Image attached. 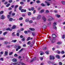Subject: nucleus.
Masks as SVG:
<instances>
[{
  "label": "nucleus",
  "mask_w": 65,
  "mask_h": 65,
  "mask_svg": "<svg viewBox=\"0 0 65 65\" xmlns=\"http://www.w3.org/2000/svg\"><path fill=\"white\" fill-rule=\"evenodd\" d=\"M36 3H40V1L39 0H37L36 1Z\"/></svg>",
  "instance_id": "28"
},
{
  "label": "nucleus",
  "mask_w": 65,
  "mask_h": 65,
  "mask_svg": "<svg viewBox=\"0 0 65 65\" xmlns=\"http://www.w3.org/2000/svg\"><path fill=\"white\" fill-rule=\"evenodd\" d=\"M24 33H25V34H28V31H24Z\"/></svg>",
  "instance_id": "36"
},
{
  "label": "nucleus",
  "mask_w": 65,
  "mask_h": 65,
  "mask_svg": "<svg viewBox=\"0 0 65 65\" xmlns=\"http://www.w3.org/2000/svg\"><path fill=\"white\" fill-rule=\"evenodd\" d=\"M32 59H33V60H34V61H35V60L36 59V57H35L34 58Z\"/></svg>",
  "instance_id": "40"
},
{
  "label": "nucleus",
  "mask_w": 65,
  "mask_h": 65,
  "mask_svg": "<svg viewBox=\"0 0 65 65\" xmlns=\"http://www.w3.org/2000/svg\"><path fill=\"white\" fill-rule=\"evenodd\" d=\"M30 39V37H29L27 38V40L28 41V40H29Z\"/></svg>",
  "instance_id": "42"
},
{
  "label": "nucleus",
  "mask_w": 65,
  "mask_h": 65,
  "mask_svg": "<svg viewBox=\"0 0 65 65\" xmlns=\"http://www.w3.org/2000/svg\"><path fill=\"white\" fill-rule=\"evenodd\" d=\"M53 56H52V55H50V60H52V59H53Z\"/></svg>",
  "instance_id": "13"
},
{
  "label": "nucleus",
  "mask_w": 65,
  "mask_h": 65,
  "mask_svg": "<svg viewBox=\"0 0 65 65\" xmlns=\"http://www.w3.org/2000/svg\"><path fill=\"white\" fill-rule=\"evenodd\" d=\"M12 61H13V62H16L17 61V60L16 59L14 58L12 60Z\"/></svg>",
  "instance_id": "7"
},
{
  "label": "nucleus",
  "mask_w": 65,
  "mask_h": 65,
  "mask_svg": "<svg viewBox=\"0 0 65 65\" xmlns=\"http://www.w3.org/2000/svg\"><path fill=\"white\" fill-rule=\"evenodd\" d=\"M21 64L22 65H26V64H25L23 62H22L21 63Z\"/></svg>",
  "instance_id": "63"
},
{
  "label": "nucleus",
  "mask_w": 65,
  "mask_h": 65,
  "mask_svg": "<svg viewBox=\"0 0 65 65\" xmlns=\"http://www.w3.org/2000/svg\"><path fill=\"white\" fill-rule=\"evenodd\" d=\"M10 17V15H8L7 16V18L8 19H9Z\"/></svg>",
  "instance_id": "53"
},
{
  "label": "nucleus",
  "mask_w": 65,
  "mask_h": 65,
  "mask_svg": "<svg viewBox=\"0 0 65 65\" xmlns=\"http://www.w3.org/2000/svg\"><path fill=\"white\" fill-rule=\"evenodd\" d=\"M25 38H23L22 39V41H25Z\"/></svg>",
  "instance_id": "37"
},
{
  "label": "nucleus",
  "mask_w": 65,
  "mask_h": 65,
  "mask_svg": "<svg viewBox=\"0 0 65 65\" xmlns=\"http://www.w3.org/2000/svg\"><path fill=\"white\" fill-rule=\"evenodd\" d=\"M42 19L44 22H45V21H46V18L44 16H43L42 17Z\"/></svg>",
  "instance_id": "3"
},
{
  "label": "nucleus",
  "mask_w": 65,
  "mask_h": 65,
  "mask_svg": "<svg viewBox=\"0 0 65 65\" xmlns=\"http://www.w3.org/2000/svg\"><path fill=\"white\" fill-rule=\"evenodd\" d=\"M45 3H47V5L48 6H49V5H50V4H49V2L46 1H45Z\"/></svg>",
  "instance_id": "12"
},
{
  "label": "nucleus",
  "mask_w": 65,
  "mask_h": 65,
  "mask_svg": "<svg viewBox=\"0 0 65 65\" xmlns=\"http://www.w3.org/2000/svg\"><path fill=\"white\" fill-rule=\"evenodd\" d=\"M1 19L2 20H4L5 19V16H4L3 15H2L1 16Z\"/></svg>",
  "instance_id": "5"
},
{
  "label": "nucleus",
  "mask_w": 65,
  "mask_h": 65,
  "mask_svg": "<svg viewBox=\"0 0 65 65\" xmlns=\"http://www.w3.org/2000/svg\"><path fill=\"white\" fill-rule=\"evenodd\" d=\"M14 57H17L18 56V54H15L14 55Z\"/></svg>",
  "instance_id": "54"
},
{
  "label": "nucleus",
  "mask_w": 65,
  "mask_h": 65,
  "mask_svg": "<svg viewBox=\"0 0 65 65\" xmlns=\"http://www.w3.org/2000/svg\"><path fill=\"white\" fill-rule=\"evenodd\" d=\"M48 25L49 26H51V22H49L48 24Z\"/></svg>",
  "instance_id": "21"
},
{
  "label": "nucleus",
  "mask_w": 65,
  "mask_h": 65,
  "mask_svg": "<svg viewBox=\"0 0 65 65\" xmlns=\"http://www.w3.org/2000/svg\"><path fill=\"white\" fill-rule=\"evenodd\" d=\"M59 65H62V63L61 62H59Z\"/></svg>",
  "instance_id": "51"
},
{
  "label": "nucleus",
  "mask_w": 65,
  "mask_h": 65,
  "mask_svg": "<svg viewBox=\"0 0 65 65\" xmlns=\"http://www.w3.org/2000/svg\"><path fill=\"white\" fill-rule=\"evenodd\" d=\"M16 28V26H15V25H14L13 26V27H12V29H14L15 28Z\"/></svg>",
  "instance_id": "22"
},
{
  "label": "nucleus",
  "mask_w": 65,
  "mask_h": 65,
  "mask_svg": "<svg viewBox=\"0 0 65 65\" xmlns=\"http://www.w3.org/2000/svg\"><path fill=\"white\" fill-rule=\"evenodd\" d=\"M46 27V25H44L42 27V28H45Z\"/></svg>",
  "instance_id": "18"
},
{
  "label": "nucleus",
  "mask_w": 65,
  "mask_h": 65,
  "mask_svg": "<svg viewBox=\"0 0 65 65\" xmlns=\"http://www.w3.org/2000/svg\"><path fill=\"white\" fill-rule=\"evenodd\" d=\"M7 55H8V52L7 51H5V54L4 55V56H6Z\"/></svg>",
  "instance_id": "8"
},
{
  "label": "nucleus",
  "mask_w": 65,
  "mask_h": 65,
  "mask_svg": "<svg viewBox=\"0 0 65 65\" xmlns=\"http://www.w3.org/2000/svg\"><path fill=\"white\" fill-rule=\"evenodd\" d=\"M8 43V42L7 41H5L4 42V44H5L6 45V44H7Z\"/></svg>",
  "instance_id": "20"
},
{
  "label": "nucleus",
  "mask_w": 65,
  "mask_h": 65,
  "mask_svg": "<svg viewBox=\"0 0 65 65\" xmlns=\"http://www.w3.org/2000/svg\"><path fill=\"white\" fill-rule=\"evenodd\" d=\"M54 20V18H52L51 17H50L47 19L48 21H51L52 20Z\"/></svg>",
  "instance_id": "1"
},
{
  "label": "nucleus",
  "mask_w": 65,
  "mask_h": 65,
  "mask_svg": "<svg viewBox=\"0 0 65 65\" xmlns=\"http://www.w3.org/2000/svg\"><path fill=\"white\" fill-rule=\"evenodd\" d=\"M19 9L20 10L21 9H22V6H20V7H19Z\"/></svg>",
  "instance_id": "31"
},
{
  "label": "nucleus",
  "mask_w": 65,
  "mask_h": 65,
  "mask_svg": "<svg viewBox=\"0 0 65 65\" xmlns=\"http://www.w3.org/2000/svg\"><path fill=\"white\" fill-rule=\"evenodd\" d=\"M23 17H20L19 18V20L22 21V20H23Z\"/></svg>",
  "instance_id": "25"
},
{
  "label": "nucleus",
  "mask_w": 65,
  "mask_h": 65,
  "mask_svg": "<svg viewBox=\"0 0 65 65\" xmlns=\"http://www.w3.org/2000/svg\"><path fill=\"white\" fill-rule=\"evenodd\" d=\"M56 58H57V59H60V57L59 55H56Z\"/></svg>",
  "instance_id": "9"
},
{
  "label": "nucleus",
  "mask_w": 65,
  "mask_h": 65,
  "mask_svg": "<svg viewBox=\"0 0 65 65\" xmlns=\"http://www.w3.org/2000/svg\"><path fill=\"white\" fill-rule=\"evenodd\" d=\"M14 33H15V32H13L12 34V36H13V37H14V36H15V35H16L15 34H14Z\"/></svg>",
  "instance_id": "11"
},
{
  "label": "nucleus",
  "mask_w": 65,
  "mask_h": 65,
  "mask_svg": "<svg viewBox=\"0 0 65 65\" xmlns=\"http://www.w3.org/2000/svg\"><path fill=\"white\" fill-rule=\"evenodd\" d=\"M4 12V11H1V12H0V14H3V13Z\"/></svg>",
  "instance_id": "46"
},
{
  "label": "nucleus",
  "mask_w": 65,
  "mask_h": 65,
  "mask_svg": "<svg viewBox=\"0 0 65 65\" xmlns=\"http://www.w3.org/2000/svg\"><path fill=\"white\" fill-rule=\"evenodd\" d=\"M41 15H38L37 17L36 18V19L37 20H40L41 19Z\"/></svg>",
  "instance_id": "2"
},
{
  "label": "nucleus",
  "mask_w": 65,
  "mask_h": 65,
  "mask_svg": "<svg viewBox=\"0 0 65 65\" xmlns=\"http://www.w3.org/2000/svg\"><path fill=\"white\" fill-rule=\"evenodd\" d=\"M7 31L3 33L4 35L5 36V35H6V34H7Z\"/></svg>",
  "instance_id": "27"
},
{
  "label": "nucleus",
  "mask_w": 65,
  "mask_h": 65,
  "mask_svg": "<svg viewBox=\"0 0 65 65\" xmlns=\"http://www.w3.org/2000/svg\"><path fill=\"white\" fill-rule=\"evenodd\" d=\"M20 38H23V37H24L23 36V35H21L20 36Z\"/></svg>",
  "instance_id": "60"
},
{
  "label": "nucleus",
  "mask_w": 65,
  "mask_h": 65,
  "mask_svg": "<svg viewBox=\"0 0 65 65\" xmlns=\"http://www.w3.org/2000/svg\"><path fill=\"white\" fill-rule=\"evenodd\" d=\"M57 25V23L56 22H54L53 24V26H55Z\"/></svg>",
  "instance_id": "16"
},
{
  "label": "nucleus",
  "mask_w": 65,
  "mask_h": 65,
  "mask_svg": "<svg viewBox=\"0 0 65 65\" xmlns=\"http://www.w3.org/2000/svg\"><path fill=\"white\" fill-rule=\"evenodd\" d=\"M46 48H47L46 47H44L43 48V50H46Z\"/></svg>",
  "instance_id": "56"
},
{
  "label": "nucleus",
  "mask_w": 65,
  "mask_h": 65,
  "mask_svg": "<svg viewBox=\"0 0 65 65\" xmlns=\"http://www.w3.org/2000/svg\"><path fill=\"white\" fill-rule=\"evenodd\" d=\"M61 3L63 5H65V2L64 1H62L61 2Z\"/></svg>",
  "instance_id": "23"
},
{
  "label": "nucleus",
  "mask_w": 65,
  "mask_h": 65,
  "mask_svg": "<svg viewBox=\"0 0 65 65\" xmlns=\"http://www.w3.org/2000/svg\"><path fill=\"white\" fill-rule=\"evenodd\" d=\"M62 38L63 39H64L65 38V34L64 35L62 36Z\"/></svg>",
  "instance_id": "32"
},
{
  "label": "nucleus",
  "mask_w": 65,
  "mask_h": 65,
  "mask_svg": "<svg viewBox=\"0 0 65 65\" xmlns=\"http://www.w3.org/2000/svg\"><path fill=\"white\" fill-rule=\"evenodd\" d=\"M52 37L53 38H56V36L55 34H53L52 35Z\"/></svg>",
  "instance_id": "14"
},
{
  "label": "nucleus",
  "mask_w": 65,
  "mask_h": 65,
  "mask_svg": "<svg viewBox=\"0 0 65 65\" xmlns=\"http://www.w3.org/2000/svg\"><path fill=\"white\" fill-rule=\"evenodd\" d=\"M17 36H19L20 35V34H19V33L18 32L17 34Z\"/></svg>",
  "instance_id": "50"
},
{
  "label": "nucleus",
  "mask_w": 65,
  "mask_h": 65,
  "mask_svg": "<svg viewBox=\"0 0 65 65\" xmlns=\"http://www.w3.org/2000/svg\"><path fill=\"white\" fill-rule=\"evenodd\" d=\"M40 59L41 60H42L43 59V57H40Z\"/></svg>",
  "instance_id": "58"
},
{
  "label": "nucleus",
  "mask_w": 65,
  "mask_h": 65,
  "mask_svg": "<svg viewBox=\"0 0 65 65\" xmlns=\"http://www.w3.org/2000/svg\"><path fill=\"white\" fill-rule=\"evenodd\" d=\"M17 41V40H12L11 41V42H16Z\"/></svg>",
  "instance_id": "15"
},
{
  "label": "nucleus",
  "mask_w": 65,
  "mask_h": 65,
  "mask_svg": "<svg viewBox=\"0 0 65 65\" xmlns=\"http://www.w3.org/2000/svg\"><path fill=\"white\" fill-rule=\"evenodd\" d=\"M24 50V48H22V49H21L20 51L19 52H18L17 53L18 54H20V53H21V52H22V51H23V50Z\"/></svg>",
  "instance_id": "6"
},
{
  "label": "nucleus",
  "mask_w": 65,
  "mask_h": 65,
  "mask_svg": "<svg viewBox=\"0 0 65 65\" xmlns=\"http://www.w3.org/2000/svg\"><path fill=\"white\" fill-rule=\"evenodd\" d=\"M20 30L21 31H23V30H24V29L23 28H22Z\"/></svg>",
  "instance_id": "62"
},
{
  "label": "nucleus",
  "mask_w": 65,
  "mask_h": 65,
  "mask_svg": "<svg viewBox=\"0 0 65 65\" xmlns=\"http://www.w3.org/2000/svg\"><path fill=\"white\" fill-rule=\"evenodd\" d=\"M33 22V21L32 20H30L29 21V23H32Z\"/></svg>",
  "instance_id": "55"
},
{
  "label": "nucleus",
  "mask_w": 65,
  "mask_h": 65,
  "mask_svg": "<svg viewBox=\"0 0 65 65\" xmlns=\"http://www.w3.org/2000/svg\"><path fill=\"white\" fill-rule=\"evenodd\" d=\"M21 12H24V9H21L20 10Z\"/></svg>",
  "instance_id": "38"
},
{
  "label": "nucleus",
  "mask_w": 65,
  "mask_h": 65,
  "mask_svg": "<svg viewBox=\"0 0 65 65\" xmlns=\"http://www.w3.org/2000/svg\"><path fill=\"white\" fill-rule=\"evenodd\" d=\"M4 39V38H0V40H3Z\"/></svg>",
  "instance_id": "49"
},
{
  "label": "nucleus",
  "mask_w": 65,
  "mask_h": 65,
  "mask_svg": "<svg viewBox=\"0 0 65 65\" xmlns=\"http://www.w3.org/2000/svg\"><path fill=\"white\" fill-rule=\"evenodd\" d=\"M6 30H7V31H12V29H10V28H7L6 29Z\"/></svg>",
  "instance_id": "4"
},
{
  "label": "nucleus",
  "mask_w": 65,
  "mask_h": 65,
  "mask_svg": "<svg viewBox=\"0 0 65 65\" xmlns=\"http://www.w3.org/2000/svg\"><path fill=\"white\" fill-rule=\"evenodd\" d=\"M18 64V62H16V63H13V65H17V64Z\"/></svg>",
  "instance_id": "39"
},
{
  "label": "nucleus",
  "mask_w": 65,
  "mask_h": 65,
  "mask_svg": "<svg viewBox=\"0 0 65 65\" xmlns=\"http://www.w3.org/2000/svg\"><path fill=\"white\" fill-rule=\"evenodd\" d=\"M53 28L55 30H57V27L56 26H53Z\"/></svg>",
  "instance_id": "24"
},
{
  "label": "nucleus",
  "mask_w": 65,
  "mask_h": 65,
  "mask_svg": "<svg viewBox=\"0 0 65 65\" xmlns=\"http://www.w3.org/2000/svg\"><path fill=\"white\" fill-rule=\"evenodd\" d=\"M31 12H28V15H31Z\"/></svg>",
  "instance_id": "35"
},
{
  "label": "nucleus",
  "mask_w": 65,
  "mask_h": 65,
  "mask_svg": "<svg viewBox=\"0 0 65 65\" xmlns=\"http://www.w3.org/2000/svg\"><path fill=\"white\" fill-rule=\"evenodd\" d=\"M62 43V42H58L57 43V44H61Z\"/></svg>",
  "instance_id": "41"
},
{
  "label": "nucleus",
  "mask_w": 65,
  "mask_h": 65,
  "mask_svg": "<svg viewBox=\"0 0 65 65\" xmlns=\"http://www.w3.org/2000/svg\"><path fill=\"white\" fill-rule=\"evenodd\" d=\"M54 12L55 13H57L58 12V11L57 10H55L54 11Z\"/></svg>",
  "instance_id": "44"
},
{
  "label": "nucleus",
  "mask_w": 65,
  "mask_h": 65,
  "mask_svg": "<svg viewBox=\"0 0 65 65\" xmlns=\"http://www.w3.org/2000/svg\"><path fill=\"white\" fill-rule=\"evenodd\" d=\"M6 47L7 48H10V45H7L6 46Z\"/></svg>",
  "instance_id": "26"
},
{
  "label": "nucleus",
  "mask_w": 65,
  "mask_h": 65,
  "mask_svg": "<svg viewBox=\"0 0 65 65\" xmlns=\"http://www.w3.org/2000/svg\"><path fill=\"white\" fill-rule=\"evenodd\" d=\"M41 5L42 6H45V5L43 4V3H42L41 4Z\"/></svg>",
  "instance_id": "33"
},
{
  "label": "nucleus",
  "mask_w": 65,
  "mask_h": 65,
  "mask_svg": "<svg viewBox=\"0 0 65 65\" xmlns=\"http://www.w3.org/2000/svg\"><path fill=\"white\" fill-rule=\"evenodd\" d=\"M20 3V4H21V5H23V4H24V2H21Z\"/></svg>",
  "instance_id": "30"
},
{
  "label": "nucleus",
  "mask_w": 65,
  "mask_h": 65,
  "mask_svg": "<svg viewBox=\"0 0 65 65\" xmlns=\"http://www.w3.org/2000/svg\"><path fill=\"white\" fill-rule=\"evenodd\" d=\"M44 10H42L41 11H40L39 13H42V12H44Z\"/></svg>",
  "instance_id": "17"
},
{
  "label": "nucleus",
  "mask_w": 65,
  "mask_h": 65,
  "mask_svg": "<svg viewBox=\"0 0 65 65\" xmlns=\"http://www.w3.org/2000/svg\"><path fill=\"white\" fill-rule=\"evenodd\" d=\"M25 22H28L29 21V19H27L25 20Z\"/></svg>",
  "instance_id": "19"
},
{
  "label": "nucleus",
  "mask_w": 65,
  "mask_h": 65,
  "mask_svg": "<svg viewBox=\"0 0 65 65\" xmlns=\"http://www.w3.org/2000/svg\"><path fill=\"white\" fill-rule=\"evenodd\" d=\"M10 5V4H8L6 6V7H8Z\"/></svg>",
  "instance_id": "48"
},
{
  "label": "nucleus",
  "mask_w": 65,
  "mask_h": 65,
  "mask_svg": "<svg viewBox=\"0 0 65 65\" xmlns=\"http://www.w3.org/2000/svg\"><path fill=\"white\" fill-rule=\"evenodd\" d=\"M61 53V54H64V53H65V52H64V51H62Z\"/></svg>",
  "instance_id": "52"
},
{
  "label": "nucleus",
  "mask_w": 65,
  "mask_h": 65,
  "mask_svg": "<svg viewBox=\"0 0 65 65\" xmlns=\"http://www.w3.org/2000/svg\"><path fill=\"white\" fill-rule=\"evenodd\" d=\"M18 5L15 6V8L16 9H17V7H18Z\"/></svg>",
  "instance_id": "61"
},
{
  "label": "nucleus",
  "mask_w": 65,
  "mask_h": 65,
  "mask_svg": "<svg viewBox=\"0 0 65 65\" xmlns=\"http://www.w3.org/2000/svg\"><path fill=\"white\" fill-rule=\"evenodd\" d=\"M29 29L31 30V31H34L35 30V29L34 28H29Z\"/></svg>",
  "instance_id": "10"
},
{
  "label": "nucleus",
  "mask_w": 65,
  "mask_h": 65,
  "mask_svg": "<svg viewBox=\"0 0 65 65\" xmlns=\"http://www.w3.org/2000/svg\"><path fill=\"white\" fill-rule=\"evenodd\" d=\"M49 12V11L48 10H46V12H45V13H48Z\"/></svg>",
  "instance_id": "34"
},
{
  "label": "nucleus",
  "mask_w": 65,
  "mask_h": 65,
  "mask_svg": "<svg viewBox=\"0 0 65 65\" xmlns=\"http://www.w3.org/2000/svg\"><path fill=\"white\" fill-rule=\"evenodd\" d=\"M12 21V18H11L9 19V21L11 22Z\"/></svg>",
  "instance_id": "29"
},
{
  "label": "nucleus",
  "mask_w": 65,
  "mask_h": 65,
  "mask_svg": "<svg viewBox=\"0 0 65 65\" xmlns=\"http://www.w3.org/2000/svg\"><path fill=\"white\" fill-rule=\"evenodd\" d=\"M31 10H32V11H33V10H34V7H32L31 8Z\"/></svg>",
  "instance_id": "43"
},
{
  "label": "nucleus",
  "mask_w": 65,
  "mask_h": 65,
  "mask_svg": "<svg viewBox=\"0 0 65 65\" xmlns=\"http://www.w3.org/2000/svg\"><path fill=\"white\" fill-rule=\"evenodd\" d=\"M12 16H14V15H15V13H12Z\"/></svg>",
  "instance_id": "57"
},
{
  "label": "nucleus",
  "mask_w": 65,
  "mask_h": 65,
  "mask_svg": "<svg viewBox=\"0 0 65 65\" xmlns=\"http://www.w3.org/2000/svg\"><path fill=\"white\" fill-rule=\"evenodd\" d=\"M12 2V0H10L9 1V3H11Z\"/></svg>",
  "instance_id": "47"
},
{
  "label": "nucleus",
  "mask_w": 65,
  "mask_h": 65,
  "mask_svg": "<svg viewBox=\"0 0 65 65\" xmlns=\"http://www.w3.org/2000/svg\"><path fill=\"white\" fill-rule=\"evenodd\" d=\"M27 44H30V42L28 41L27 43Z\"/></svg>",
  "instance_id": "64"
},
{
  "label": "nucleus",
  "mask_w": 65,
  "mask_h": 65,
  "mask_svg": "<svg viewBox=\"0 0 65 65\" xmlns=\"http://www.w3.org/2000/svg\"><path fill=\"white\" fill-rule=\"evenodd\" d=\"M32 44H31V45H33L34 44V41H33L32 42Z\"/></svg>",
  "instance_id": "59"
},
{
  "label": "nucleus",
  "mask_w": 65,
  "mask_h": 65,
  "mask_svg": "<svg viewBox=\"0 0 65 65\" xmlns=\"http://www.w3.org/2000/svg\"><path fill=\"white\" fill-rule=\"evenodd\" d=\"M13 54V52H11L9 53V55H11Z\"/></svg>",
  "instance_id": "45"
}]
</instances>
